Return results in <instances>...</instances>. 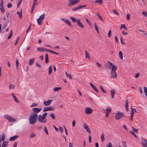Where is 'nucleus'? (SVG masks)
<instances>
[{
	"label": "nucleus",
	"mask_w": 147,
	"mask_h": 147,
	"mask_svg": "<svg viewBox=\"0 0 147 147\" xmlns=\"http://www.w3.org/2000/svg\"><path fill=\"white\" fill-rule=\"evenodd\" d=\"M109 63L110 66L109 68L111 69V78H114L117 77V74L116 71L117 70V68L115 65L110 62L108 61Z\"/></svg>",
	"instance_id": "f257e3e1"
},
{
	"label": "nucleus",
	"mask_w": 147,
	"mask_h": 147,
	"mask_svg": "<svg viewBox=\"0 0 147 147\" xmlns=\"http://www.w3.org/2000/svg\"><path fill=\"white\" fill-rule=\"evenodd\" d=\"M38 115L36 113H31L29 118V121L30 124L34 125L38 120Z\"/></svg>",
	"instance_id": "f03ea898"
},
{
	"label": "nucleus",
	"mask_w": 147,
	"mask_h": 147,
	"mask_svg": "<svg viewBox=\"0 0 147 147\" xmlns=\"http://www.w3.org/2000/svg\"><path fill=\"white\" fill-rule=\"evenodd\" d=\"M4 117L10 122H13L16 121V119L8 115H4Z\"/></svg>",
	"instance_id": "7ed1b4c3"
},
{
	"label": "nucleus",
	"mask_w": 147,
	"mask_h": 147,
	"mask_svg": "<svg viewBox=\"0 0 147 147\" xmlns=\"http://www.w3.org/2000/svg\"><path fill=\"white\" fill-rule=\"evenodd\" d=\"M80 0H69L68 6L70 7L78 3Z\"/></svg>",
	"instance_id": "20e7f679"
},
{
	"label": "nucleus",
	"mask_w": 147,
	"mask_h": 147,
	"mask_svg": "<svg viewBox=\"0 0 147 147\" xmlns=\"http://www.w3.org/2000/svg\"><path fill=\"white\" fill-rule=\"evenodd\" d=\"M124 115V113H122L120 111H118L117 113H116L115 115V118L117 120H119L121 119L123 117Z\"/></svg>",
	"instance_id": "39448f33"
},
{
	"label": "nucleus",
	"mask_w": 147,
	"mask_h": 147,
	"mask_svg": "<svg viewBox=\"0 0 147 147\" xmlns=\"http://www.w3.org/2000/svg\"><path fill=\"white\" fill-rule=\"evenodd\" d=\"M45 14H43L40 16L39 18L37 19V22L38 24L39 25H40L42 23L43 20L45 18Z\"/></svg>",
	"instance_id": "423d86ee"
},
{
	"label": "nucleus",
	"mask_w": 147,
	"mask_h": 147,
	"mask_svg": "<svg viewBox=\"0 0 147 147\" xmlns=\"http://www.w3.org/2000/svg\"><path fill=\"white\" fill-rule=\"evenodd\" d=\"M38 119L39 122L41 123H45L46 121V119L42 115H39L38 116Z\"/></svg>",
	"instance_id": "0eeeda50"
},
{
	"label": "nucleus",
	"mask_w": 147,
	"mask_h": 147,
	"mask_svg": "<svg viewBox=\"0 0 147 147\" xmlns=\"http://www.w3.org/2000/svg\"><path fill=\"white\" fill-rule=\"evenodd\" d=\"M3 3L4 1L3 0H1V3L0 5V9L2 13H3L5 11V9L3 6Z\"/></svg>",
	"instance_id": "6e6552de"
},
{
	"label": "nucleus",
	"mask_w": 147,
	"mask_h": 147,
	"mask_svg": "<svg viewBox=\"0 0 147 147\" xmlns=\"http://www.w3.org/2000/svg\"><path fill=\"white\" fill-rule=\"evenodd\" d=\"M83 127L86 130V131L88 132L89 134H91V131L90 130L88 127V126L85 123L84 124Z\"/></svg>",
	"instance_id": "1a4fd4ad"
},
{
	"label": "nucleus",
	"mask_w": 147,
	"mask_h": 147,
	"mask_svg": "<svg viewBox=\"0 0 147 147\" xmlns=\"http://www.w3.org/2000/svg\"><path fill=\"white\" fill-rule=\"evenodd\" d=\"M55 107H49L45 108L43 109V112L48 111H53L55 109Z\"/></svg>",
	"instance_id": "9d476101"
},
{
	"label": "nucleus",
	"mask_w": 147,
	"mask_h": 147,
	"mask_svg": "<svg viewBox=\"0 0 147 147\" xmlns=\"http://www.w3.org/2000/svg\"><path fill=\"white\" fill-rule=\"evenodd\" d=\"M92 111V110L89 107H86L85 109V113L87 114L91 113Z\"/></svg>",
	"instance_id": "9b49d317"
},
{
	"label": "nucleus",
	"mask_w": 147,
	"mask_h": 147,
	"mask_svg": "<svg viewBox=\"0 0 147 147\" xmlns=\"http://www.w3.org/2000/svg\"><path fill=\"white\" fill-rule=\"evenodd\" d=\"M41 110V109L37 108H34L32 109V111L34 112V113L36 114L39 112Z\"/></svg>",
	"instance_id": "f8f14e48"
},
{
	"label": "nucleus",
	"mask_w": 147,
	"mask_h": 147,
	"mask_svg": "<svg viewBox=\"0 0 147 147\" xmlns=\"http://www.w3.org/2000/svg\"><path fill=\"white\" fill-rule=\"evenodd\" d=\"M112 109L110 107H108L106 110V115L105 117H107L108 116L110 112L111 111Z\"/></svg>",
	"instance_id": "ddd939ff"
},
{
	"label": "nucleus",
	"mask_w": 147,
	"mask_h": 147,
	"mask_svg": "<svg viewBox=\"0 0 147 147\" xmlns=\"http://www.w3.org/2000/svg\"><path fill=\"white\" fill-rule=\"evenodd\" d=\"M61 20H62L63 21L65 22L68 25L70 26H71V24L69 22V21L66 18H61Z\"/></svg>",
	"instance_id": "4468645a"
},
{
	"label": "nucleus",
	"mask_w": 147,
	"mask_h": 147,
	"mask_svg": "<svg viewBox=\"0 0 147 147\" xmlns=\"http://www.w3.org/2000/svg\"><path fill=\"white\" fill-rule=\"evenodd\" d=\"M52 100H49L47 101H45L44 102V104L45 106H48L49 105L51 102H52Z\"/></svg>",
	"instance_id": "2eb2a0df"
},
{
	"label": "nucleus",
	"mask_w": 147,
	"mask_h": 147,
	"mask_svg": "<svg viewBox=\"0 0 147 147\" xmlns=\"http://www.w3.org/2000/svg\"><path fill=\"white\" fill-rule=\"evenodd\" d=\"M77 23L78 26L81 28H82L83 29L84 28V26L80 22V20L79 19H78V21Z\"/></svg>",
	"instance_id": "dca6fc26"
},
{
	"label": "nucleus",
	"mask_w": 147,
	"mask_h": 147,
	"mask_svg": "<svg viewBox=\"0 0 147 147\" xmlns=\"http://www.w3.org/2000/svg\"><path fill=\"white\" fill-rule=\"evenodd\" d=\"M19 136L17 135H15L13 136L10 137L9 138V140L10 141L12 142L15 140L16 139H17Z\"/></svg>",
	"instance_id": "f3484780"
},
{
	"label": "nucleus",
	"mask_w": 147,
	"mask_h": 147,
	"mask_svg": "<svg viewBox=\"0 0 147 147\" xmlns=\"http://www.w3.org/2000/svg\"><path fill=\"white\" fill-rule=\"evenodd\" d=\"M47 49L45 48L38 47V48L37 50V51L39 52H42L44 51L47 52Z\"/></svg>",
	"instance_id": "a211bd4d"
},
{
	"label": "nucleus",
	"mask_w": 147,
	"mask_h": 147,
	"mask_svg": "<svg viewBox=\"0 0 147 147\" xmlns=\"http://www.w3.org/2000/svg\"><path fill=\"white\" fill-rule=\"evenodd\" d=\"M125 103L126 104L125 105V110L126 111H129L128 101L127 99L126 100Z\"/></svg>",
	"instance_id": "6ab92c4d"
},
{
	"label": "nucleus",
	"mask_w": 147,
	"mask_h": 147,
	"mask_svg": "<svg viewBox=\"0 0 147 147\" xmlns=\"http://www.w3.org/2000/svg\"><path fill=\"white\" fill-rule=\"evenodd\" d=\"M111 94V96L112 98H113L114 94L115 92V89H113L110 90Z\"/></svg>",
	"instance_id": "aec40b11"
},
{
	"label": "nucleus",
	"mask_w": 147,
	"mask_h": 147,
	"mask_svg": "<svg viewBox=\"0 0 147 147\" xmlns=\"http://www.w3.org/2000/svg\"><path fill=\"white\" fill-rule=\"evenodd\" d=\"M89 84L92 88L95 91L97 92H98V90H97V88H96V87L95 86H94L91 83H89Z\"/></svg>",
	"instance_id": "412c9836"
},
{
	"label": "nucleus",
	"mask_w": 147,
	"mask_h": 147,
	"mask_svg": "<svg viewBox=\"0 0 147 147\" xmlns=\"http://www.w3.org/2000/svg\"><path fill=\"white\" fill-rule=\"evenodd\" d=\"M5 139V136L4 133L2 135H0V140L2 141H4Z\"/></svg>",
	"instance_id": "4be33fe9"
},
{
	"label": "nucleus",
	"mask_w": 147,
	"mask_h": 147,
	"mask_svg": "<svg viewBox=\"0 0 147 147\" xmlns=\"http://www.w3.org/2000/svg\"><path fill=\"white\" fill-rule=\"evenodd\" d=\"M131 115L133 116L135 112H136V110L135 109L133 108L132 107H131Z\"/></svg>",
	"instance_id": "5701e85b"
},
{
	"label": "nucleus",
	"mask_w": 147,
	"mask_h": 147,
	"mask_svg": "<svg viewBox=\"0 0 147 147\" xmlns=\"http://www.w3.org/2000/svg\"><path fill=\"white\" fill-rule=\"evenodd\" d=\"M8 145V142L6 141H3L2 145V147H6Z\"/></svg>",
	"instance_id": "b1692460"
},
{
	"label": "nucleus",
	"mask_w": 147,
	"mask_h": 147,
	"mask_svg": "<svg viewBox=\"0 0 147 147\" xmlns=\"http://www.w3.org/2000/svg\"><path fill=\"white\" fill-rule=\"evenodd\" d=\"M11 95L13 96V97L14 99V100L17 103H19V101L17 100V99L16 96H15L13 94V93H12L11 94Z\"/></svg>",
	"instance_id": "393cba45"
},
{
	"label": "nucleus",
	"mask_w": 147,
	"mask_h": 147,
	"mask_svg": "<svg viewBox=\"0 0 147 147\" xmlns=\"http://www.w3.org/2000/svg\"><path fill=\"white\" fill-rule=\"evenodd\" d=\"M22 9H21L20 13H19V11H18L17 13V14H19V17L20 18H21L22 17Z\"/></svg>",
	"instance_id": "a878e982"
},
{
	"label": "nucleus",
	"mask_w": 147,
	"mask_h": 147,
	"mask_svg": "<svg viewBox=\"0 0 147 147\" xmlns=\"http://www.w3.org/2000/svg\"><path fill=\"white\" fill-rule=\"evenodd\" d=\"M35 60V58H34L32 59H31L29 61V65H32L33 63V62Z\"/></svg>",
	"instance_id": "bb28decb"
},
{
	"label": "nucleus",
	"mask_w": 147,
	"mask_h": 147,
	"mask_svg": "<svg viewBox=\"0 0 147 147\" xmlns=\"http://www.w3.org/2000/svg\"><path fill=\"white\" fill-rule=\"evenodd\" d=\"M94 27H95V29L96 30V31L98 33V34H99V30H98V27L96 24L95 23H94Z\"/></svg>",
	"instance_id": "cd10ccee"
},
{
	"label": "nucleus",
	"mask_w": 147,
	"mask_h": 147,
	"mask_svg": "<svg viewBox=\"0 0 147 147\" xmlns=\"http://www.w3.org/2000/svg\"><path fill=\"white\" fill-rule=\"evenodd\" d=\"M49 74L50 75L52 72V67L51 65L49 66Z\"/></svg>",
	"instance_id": "c85d7f7f"
},
{
	"label": "nucleus",
	"mask_w": 147,
	"mask_h": 147,
	"mask_svg": "<svg viewBox=\"0 0 147 147\" xmlns=\"http://www.w3.org/2000/svg\"><path fill=\"white\" fill-rule=\"evenodd\" d=\"M95 3H98L99 4L101 5L102 4L103 1L102 0H96Z\"/></svg>",
	"instance_id": "c756f323"
},
{
	"label": "nucleus",
	"mask_w": 147,
	"mask_h": 147,
	"mask_svg": "<svg viewBox=\"0 0 147 147\" xmlns=\"http://www.w3.org/2000/svg\"><path fill=\"white\" fill-rule=\"evenodd\" d=\"M142 141L143 143L146 146H147V140L145 138H142Z\"/></svg>",
	"instance_id": "7c9ffc66"
},
{
	"label": "nucleus",
	"mask_w": 147,
	"mask_h": 147,
	"mask_svg": "<svg viewBox=\"0 0 147 147\" xmlns=\"http://www.w3.org/2000/svg\"><path fill=\"white\" fill-rule=\"evenodd\" d=\"M97 15L100 20L102 22H104L103 19L102 17L98 13H97Z\"/></svg>",
	"instance_id": "2f4dec72"
},
{
	"label": "nucleus",
	"mask_w": 147,
	"mask_h": 147,
	"mask_svg": "<svg viewBox=\"0 0 147 147\" xmlns=\"http://www.w3.org/2000/svg\"><path fill=\"white\" fill-rule=\"evenodd\" d=\"M49 62V57L47 53H46L45 55V63H47Z\"/></svg>",
	"instance_id": "473e14b6"
},
{
	"label": "nucleus",
	"mask_w": 147,
	"mask_h": 147,
	"mask_svg": "<svg viewBox=\"0 0 147 147\" xmlns=\"http://www.w3.org/2000/svg\"><path fill=\"white\" fill-rule=\"evenodd\" d=\"M101 138L102 142H103L105 140L104 135L103 132L102 133L101 135Z\"/></svg>",
	"instance_id": "72a5a7b5"
},
{
	"label": "nucleus",
	"mask_w": 147,
	"mask_h": 147,
	"mask_svg": "<svg viewBox=\"0 0 147 147\" xmlns=\"http://www.w3.org/2000/svg\"><path fill=\"white\" fill-rule=\"evenodd\" d=\"M85 57L86 58H89V59H90V57L89 55V54L88 53L87 51L86 50L85 51Z\"/></svg>",
	"instance_id": "f704fd0d"
},
{
	"label": "nucleus",
	"mask_w": 147,
	"mask_h": 147,
	"mask_svg": "<svg viewBox=\"0 0 147 147\" xmlns=\"http://www.w3.org/2000/svg\"><path fill=\"white\" fill-rule=\"evenodd\" d=\"M70 18L74 22H78V19L76 20V19L74 17H70Z\"/></svg>",
	"instance_id": "c9c22d12"
},
{
	"label": "nucleus",
	"mask_w": 147,
	"mask_h": 147,
	"mask_svg": "<svg viewBox=\"0 0 147 147\" xmlns=\"http://www.w3.org/2000/svg\"><path fill=\"white\" fill-rule=\"evenodd\" d=\"M122 28H123L124 30H128L124 24H122L121 25L120 30H121Z\"/></svg>",
	"instance_id": "e433bc0d"
},
{
	"label": "nucleus",
	"mask_w": 147,
	"mask_h": 147,
	"mask_svg": "<svg viewBox=\"0 0 147 147\" xmlns=\"http://www.w3.org/2000/svg\"><path fill=\"white\" fill-rule=\"evenodd\" d=\"M119 56L120 59H122L123 58V55L121 51H119Z\"/></svg>",
	"instance_id": "4c0bfd02"
},
{
	"label": "nucleus",
	"mask_w": 147,
	"mask_h": 147,
	"mask_svg": "<svg viewBox=\"0 0 147 147\" xmlns=\"http://www.w3.org/2000/svg\"><path fill=\"white\" fill-rule=\"evenodd\" d=\"M144 90L145 94L147 97V88L146 87L144 86Z\"/></svg>",
	"instance_id": "58836bf2"
},
{
	"label": "nucleus",
	"mask_w": 147,
	"mask_h": 147,
	"mask_svg": "<svg viewBox=\"0 0 147 147\" xmlns=\"http://www.w3.org/2000/svg\"><path fill=\"white\" fill-rule=\"evenodd\" d=\"M15 86L14 85L10 84L9 85V88L10 89H14Z\"/></svg>",
	"instance_id": "ea45409f"
},
{
	"label": "nucleus",
	"mask_w": 147,
	"mask_h": 147,
	"mask_svg": "<svg viewBox=\"0 0 147 147\" xmlns=\"http://www.w3.org/2000/svg\"><path fill=\"white\" fill-rule=\"evenodd\" d=\"M12 35H13V31H12V30L10 32V33L9 34V36H8V37L7 38V39H9L10 38H11L12 36Z\"/></svg>",
	"instance_id": "a19ab883"
},
{
	"label": "nucleus",
	"mask_w": 147,
	"mask_h": 147,
	"mask_svg": "<svg viewBox=\"0 0 147 147\" xmlns=\"http://www.w3.org/2000/svg\"><path fill=\"white\" fill-rule=\"evenodd\" d=\"M130 133L133 136H134L135 137L137 138V136L135 134L134 131H130Z\"/></svg>",
	"instance_id": "79ce46f5"
},
{
	"label": "nucleus",
	"mask_w": 147,
	"mask_h": 147,
	"mask_svg": "<svg viewBox=\"0 0 147 147\" xmlns=\"http://www.w3.org/2000/svg\"><path fill=\"white\" fill-rule=\"evenodd\" d=\"M22 0H19V1L17 3V8H18L20 6V5L21 3L22 2Z\"/></svg>",
	"instance_id": "37998d69"
},
{
	"label": "nucleus",
	"mask_w": 147,
	"mask_h": 147,
	"mask_svg": "<svg viewBox=\"0 0 147 147\" xmlns=\"http://www.w3.org/2000/svg\"><path fill=\"white\" fill-rule=\"evenodd\" d=\"M132 129L136 133H138V129L137 128H135L134 127H131Z\"/></svg>",
	"instance_id": "c03bdc74"
},
{
	"label": "nucleus",
	"mask_w": 147,
	"mask_h": 147,
	"mask_svg": "<svg viewBox=\"0 0 147 147\" xmlns=\"http://www.w3.org/2000/svg\"><path fill=\"white\" fill-rule=\"evenodd\" d=\"M36 135L35 134H34V133H32V134H31L30 135V138H33L36 137Z\"/></svg>",
	"instance_id": "a18cd8bd"
},
{
	"label": "nucleus",
	"mask_w": 147,
	"mask_h": 147,
	"mask_svg": "<svg viewBox=\"0 0 147 147\" xmlns=\"http://www.w3.org/2000/svg\"><path fill=\"white\" fill-rule=\"evenodd\" d=\"M100 87L102 92L104 93H106V91L104 89L103 87L101 86H100Z\"/></svg>",
	"instance_id": "49530a36"
},
{
	"label": "nucleus",
	"mask_w": 147,
	"mask_h": 147,
	"mask_svg": "<svg viewBox=\"0 0 147 147\" xmlns=\"http://www.w3.org/2000/svg\"><path fill=\"white\" fill-rule=\"evenodd\" d=\"M38 3L37 2V1L34 0V1H33V3L32 5H33L35 6H36L37 5H38Z\"/></svg>",
	"instance_id": "de8ad7c7"
},
{
	"label": "nucleus",
	"mask_w": 147,
	"mask_h": 147,
	"mask_svg": "<svg viewBox=\"0 0 147 147\" xmlns=\"http://www.w3.org/2000/svg\"><path fill=\"white\" fill-rule=\"evenodd\" d=\"M44 131L48 135V132L47 128L45 126H44Z\"/></svg>",
	"instance_id": "09e8293b"
},
{
	"label": "nucleus",
	"mask_w": 147,
	"mask_h": 147,
	"mask_svg": "<svg viewBox=\"0 0 147 147\" xmlns=\"http://www.w3.org/2000/svg\"><path fill=\"white\" fill-rule=\"evenodd\" d=\"M120 39L121 42V44L123 45H125V42L124 41H123V40H122V38L121 37L120 38Z\"/></svg>",
	"instance_id": "8fccbe9b"
},
{
	"label": "nucleus",
	"mask_w": 147,
	"mask_h": 147,
	"mask_svg": "<svg viewBox=\"0 0 147 147\" xmlns=\"http://www.w3.org/2000/svg\"><path fill=\"white\" fill-rule=\"evenodd\" d=\"M69 79H72V76L70 74H68L67 76H66Z\"/></svg>",
	"instance_id": "3c124183"
},
{
	"label": "nucleus",
	"mask_w": 147,
	"mask_h": 147,
	"mask_svg": "<svg viewBox=\"0 0 147 147\" xmlns=\"http://www.w3.org/2000/svg\"><path fill=\"white\" fill-rule=\"evenodd\" d=\"M47 51L50 52L51 53H52L54 54H55V51H52V50H50L49 49H47Z\"/></svg>",
	"instance_id": "603ef678"
},
{
	"label": "nucleus",
	"mask_w": 147,
	"mask_h": 147,
	"mask_svg": "<svg viewBox=\"0 0 147 147\" xmlns=\"http://www.w3.org/2000/svg\"><path fill=\"white\" fill-rule=\"evenodd\" d=\"M130 14H127L126 16V18L128 20H129L130 19Z\"/></svg>",
	"instance_id": "864d4df0"
},
{
	"label": "nucleus",
	"mask_w": 147,
	"mask_h": 147,
	"mask_svg": "<svg viewBox=\"0 0 147 147\" xmlns=\"http://www.w3.org/2000/svg\"><path fill=\"white\" fill-rule=\"evenodd\" d=\"M16 66L17 68L18 69V66L19 65V61L18 59H16Z\"/></svg>",
	"instance_id": "5fc2aeb1"
},
{
	"label": "nucleus",
	"mask_w": 147,
	"mask_h": 147,
	"mask_svg": "<svg viewBox=\"0 0 147 147\" xmlns=\"http://www.w3.org/2000/svg\"><path fill=\"white\" fill-rule=\"evenodd\" d=\"M62 88L61 87H56V91H58L59 90H61Z\"/></svg>",
	"instance_id": "6e6d98bb"
},
{
	"label": "nucleus",
	"mask_w": 147,
	"mask_h": 147,
	"mask_svg": "<svg viewBox=\"0 0 147 147\" xmlns=\"http://www.w3.org/2000/svg\"><path fill=\"white\" fill-rule=\"evenodd\" d=\"M12 5L11 3H9L7 5V7L8 8H10L12 7Z\"/></svg>",
	"instance_id": "4d7b16f0"
},
{
	"label": "nucleus",
	"mask_w": 147,
	"mask_h": 147,
	"mask_svg": "<svg viewBox=\"0 0 147 147\" xmlns=\"http://www.w3.org/2000/svg\"><path fill=\"white\" fill-rule=\"evenodd\" d=\"M50 116L53 118V119H55V116L54 115L53 113H51L50 114Z\"/></svg>",
	"instance_id": "13d9d810"
},
{
	"label": "nucleus",
	"mask_w": 147,
	"mask_h": 147,
	"mask_svg": "<svg viewBox=\"0 0 147 147\" xmlns=\"http://www.w3.org/2000/svg\"><path fill=\"white\" fill-rule=\"evenodd\" d=\"M113 11L116 15H119L118 12L116 10H113Z\"/></svg>",
	"instance_id": "bf43d9fd"
},
{
	"label": "nucleus",
	"mask_w": 147,
	"mask_h": 147,
	"mask_svg": "<svg viewBox=\"0 0 147 147\" xmlns=\"http://www.w3.org/2000/svg\"><path fill=\"white\" fill-rule=\"evenodd\" d=\"M111 30H110L108 32V36L109 37H110L111 36Z\"/></svg>",
	"instance_id": "052dcab7"
},
{
	"label": "nucleus",
	"mask_w": 147,
	"mask_h": 147,
	"mask_svg": "<svg viewBox=\"0 0 147 147\" xmlns=\"http://www.w3.org/2000/svg\"><path fill=\"white\" fill-rule=\"evenodd\" d=\"M106 147H112L111 143L110 142L108 143Z\"/></svg>",
	"instance_id": "680f3d73"
},
{
	"label": "nucleus",
	"mask_w": 147,
	"mask_h": 147,
	"mask_svg": "<svg viewBox=\"0 0 147 147\" xmlns=\"http://www.w3.org/2000/svg\"><path fill=\"white\" fill-rule=\"evenodd\" d=\"M36 66L39 68H41V66L38 63H36Z\"/></svg>",
	"instance_id": "e2e57ef3"
},
{
	"label": "nucleus",
	"mask_w": 147,
	"mask_h": 147,
	"mask_svg": "<svg viewBox=\"0 0 147 147\" xmlns=\"http://www.w3.org/2000/svg\"><path fill=\"white\" fill-rule=\"evenodd\" d=\"M59 130H60V132H61V133H62L63 131V128L61 126L59 127Z\"/></svg>",
	"instance_id": "0e129e2a"
},
{
	"label": "nucleus",
	"mask_w": 147,
	"mask_h": 147,
	"mask_svg": "<svg viewBox=\"0 0 147 147\" xmlns=\"http://www.w3.org/2000/svg\"><path fill=\"white\" fill-rule=\"evenodd\" d=\"M42 128V126H40V127L37 126L36 127V129L38 130H40Z\"/></svg>",
	"instance_id": "69168bd1"
},
{
	"label": "nucleus",
	"mask_w": 147,
	"mask_h": 147,
	"mask_svg": "<svg viewBox=\"0 0 147 147\" xmlns=\"http://www.w3.org/2000/svg\"><path fill=\"white\" fill-rule=\"evenodd\" d=\"M37 105V104L36 103H33L32 105L30 106V107H34L36 106Z\"/></svg>",
	"instance_id": "338daca9"
},
{
	"label": "nucleus",
	"mask_w": 147,
	"mask_h": 147,
	"mask_svg": "<svg viewBox=\"0 0 147 147\" xmlns=\"http://www.w3.org/2000/svg\"><path fill=\"white\" fill-rule=\"evenodd\" d=\"M47 115V113L46 112H45V113H44V114H43L42 115L45 118Z\"/></svg>",
	"instance_id": "774afa93"
}]
</instances>
